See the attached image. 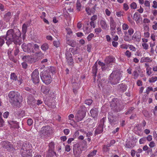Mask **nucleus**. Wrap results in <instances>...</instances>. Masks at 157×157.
<instances>
[{
	"mask_svg": "<svg viewBox=\"0 0 157 157\" xmlns=\"http://www.w3.org/2000/svg\"><path fill=\"white\" fill-rule=\"evenodd\" d=\"M21 33L18 29L14 30L13 29L9 30L7 32L6 36V43L9 46L12 42L15 44L20 45L22 42L21 40L20 36Z\"/></svg>",
	"mask_w": 157,
	"mask_h": 157,
	"instance_id": "1",
	"label": "nucleus"
},
{
	"mask_svg": "<svg viewBox=\"0 0 157 157\" xmlns=\"http://www.w3.org/2000/svg\"><path fill=\"white\" fill-rule=\"evenodd\" d=\"M122 77L121 73L118 71H113L110 75L109 82L112 85H116L119 82Z\"/></svg>",
	"mask_w": 157,
	"mask_h": 157,
	"instance_id": "2",
	"label": "nucleus"
},
{
	"mask_svg": "<svg viewBox=\"0 0 157 157\" xmlns=\"http://www.w3.org/2000/svg\"><path fill=\"white\" fill-rule=\"evenodd\" d=\"M21 47L24 52L28 53H34L40 49L39 46L37 44L33 42L29 43L27 45L23 44Z\"/></svg>",
	"mask_w": 157,
	"mask_h": 157,
	"instance_id": "3",
	"label": "nucleus"
},
{
	"mask_svg": "<svg viewBox=\"0 0 157 157\" xmlns=\"http://www.w3.org/2000/svg\"><path fill=\"white\" fill-rule=\"evenodd\" d=\"M30 147V145L28 143H23L21 149L22 157H32V150Z\"/></svg>",
	"mask_w": 157,
	"mask_h": 157,
	"instance_id": "4",
	"label": "nucleus"
},
{
	"mask_svg": "<svg viewBox=\"0 0 157 157\" xmlns=\"http://www.w3.org/2000/svg\"><path fill=\"white\" fill-rule=\"evenodd\" d=\"M10 102L13 104L19 102L20 93L16 91H11L8 94Z\"/></svg>",
	"mask_w": 157,
	"mask_h": 157,
	"instance_id": "5",
	"label": "nucleus"
},
{
	"mask_svg": "<svg viewBox=\"0 0 157 157\" xmlns=\"http://www.w3.org/2000/svg\"><path fill=\"white\" fill-rule=\"evenodd\" d=\"M121 103V100L117 98L113 99L110 104L111 109L116 112L120 111L122 109V105Z\"/></svg>",
	"mask_w": 157,
	"mask_h": 157,
	"instance_id": "6",
	"label": "nucleus"
},
{
	"mask_svg": "<svg viewBox=\"0 0 157 157\" xmlns=\"http://www.w3.org/2000/svg\"><path fill=\"white\" fill-rule=\"evenodd\" d=\"M40 76L43 82L46 85L49 84L52 80L51 76L46 71L42 72Z\"/></svg>",
	"mask_w": 157,
	"mask_h": 157,
	"instance_id": "7",
	"label": "nucleus"
},
{
	"mask_svg": "<svg viewBox=\"0 0 157 157\" xmlns=\"http://www.w3.org/2000/svg\"><path fill=\"white\" fill-rule=\"evenodd\" d=\"M31 80L34 83L36 84L39 82V76L37 69H36L33 71L31 75Z\"/></svg>",
	"mask_w": 157,
	"mask_h": 157,
	"instance_id": "8",
	"label": "nucleus"
},
{
	"mask_svg": "<svg viewBox=\"0 0 157 157\" xmlns=\"http://www.w3.org/2000/svg\"><path fill=\"white\" fill-rule=\"evenodd\" d=\"M73 152L75 155L76 157L79 156L82 152V150L80 147V144L78 143L73 146Z\"/></svg>",
	"mask_w": 157,
	"mask_h": 157,
	"instance_id": "9",
	"label": "nucleus"
},
{
	"mask_svg": "<svg viewBox=\"0 0 157 157\" xmlns=\"http://www.w3.org/2000/svg\"><path fill=\"white\" fill-rule=\"evenodd\" d=\"M86 112L85 111L79 110L75 116V118L77 122L82 121L85 116Z\"/></svg>",
	"mask_w": 157,
	"mask_h": 157,
	"instance_id": "10",
	"label": "nucleus"
},
{
	"mask_svg": "<svg viewBox=\"0 0 157 157\" xmlns=\"http://www.w3.org/2000/svg\"><path fill=\"white\" fill-rule=\"evenodd\" d=\"M51 130V127L48 126H44L41 128L39 132L40 134L42 136L48 135Z\"/></svg>",
	"mask_w": 157,
	"mask_h": 157,
	"instance_id": "11",
	"label": "nucleus"
},
{
	"mask_svg": "<svg viewBox=\"0 0 157 157\" xmlns=\"http://www.w3.org/2000/svg\"><path fill=\"white\" fill-rule=\"evenodd\" d=\"M66 57L67 61L68 64L70 65H72L73 63V60L72 59V54L70 51L66 50Z\"/></svg>",
	"mask_w": 157,
	"mask_h": 157,
	"instance_id": "12",
	"label": "nucleus"
},
{
	"mask_svg": "<svg viewBox=\"0 0 157 157\" xmlns=\"http://www.w3.org/2000/svg\"><path fill=\"white\" fill-rule=\"evenodd\" d=\"M26 57V56H25V57ZM26 57L28 58V62L30 63H35L36 61H38V57L36 55V53L32 56H29L28 57L27 56Z\"/></svg>",
	"mask_w": 157,
	"mask_h": 157,
	"instance_id": "13",
	"label": "nucleus"
},
{
	"mask_svg": "<svg viewBox=\"0 0 157 157\" xmlns=\"http://www.w3.org/2000/svg\"><path fill=\"white\" fill-rule=\"evenodd\" d=\"M141 37V33L139 31H136L133 35L132 39V40L139 42L140 40Z\"/></svg>",
	"mask_w": 157,
	"mask_h": 157,
	"instance_id": "14",
	"label": "nucleus"
},
{
	"mask_svg": "<svg viewBox=\"0 0 157 157\" xmlns=\"http://www.w3.org/2000/svg\"><path fill=\"white\" fill-rule=\"evenodd\" d=\"M99 24L101 28L103 29L106 30L109 27L108 25L107 24L105 20L104 19L101 20Z\"/></svg>",
	"mask_w": 157,
	"mask_h": 157,
	"instance_id": "15",
	"label": "nucleus"
},
{
	"mask_svg": "<svg viewBox=\"0 0 157 157\" xmlns=\"http://www.w3.org/2000/svg\"><path fill=\"white\" fill-rule=\"evenodd\" d=\"M10 128H19V123L16 121H8Z\"/></svg>",
	"mask_w": 157,
	"mask_h": 157,
	"instance_id": "16",
	"label": "nucleus"
},
{
	"mask_svg": "<svg viewBox=\"0 0 157 157\" xmlns=\"http://www.w3.org/2000/svg\"><path fill=\"white\" fill-rule=\"evenodd\" d=\"M110 29L111 31H115L116 27V23L112 17L110 18Z\"/></svg>",
	"mask_w": 157,
	"mask_h": 157,
	"instance_id": "17",
	"label": "nucleus"
},
{
	"mask_svg": "<svg viewBox=\"0 0 157 157\" xmlns=\"http://www.w3.org/2000/svg\"><path fill=\"white\" fill-rule=\"evenodd\" d=\"M140 16L137 13H135L133 15V19L136 21L137 24L140 23V21H142V18L140 17Z\"/></svg>",
	"mask_w": 157,
	"mask_h": 157,
	"instance_id": "18",
	"label": "nucleus"
},
{
	"mask_svg": "<svg viewBox=\"0 0 157 157\" xmlns=\"http://www.w3.org/2000/svg\"><path fill=\"white\" fill-rule=\"evenodd\" d=\"M108 118L109 122L112 125H113V123L115 121V117L114 115L112 112H109L108 115Z\"/></svg>",
	"mask_w": 157,
	"mask_h": 157,
	"instance_id": "19",
	"label": "nucleus"
},
{
	"mask_svg": "<svg viewBox=\"0 0 157 157\" xmlns=\"http://www.w3.org/2000/svg\"><path fill=\"white\" fill-rule=\"evenodd\" d=\"M98 109L97 108H93L90 111V113L92 117L95 118L97 117L98 115Z\"/></svg>",
	"mask_w": 157,
	"mask_h": 157,
	"instance_id": "20",
	"label": "nucleus"
},
{
	"mask_svg": "<svg viewBox=\"0 0 157 157\" xmlns=\"http://www.w3.org/2000/svg\"><path fill=\"white\" fill-rule=\"evenodd\" d=\"M41 91L44 94H48L50 91L49 88L44 86H42L41 88Z\"/></svg>",
	"mask_w": 157,
	"mask_h": 157,
	"instance_id": "21",
	"label": "nucleus"
},
{
	"mask_svg": "<svg viewBox=\"0 0 157 157\" xmlns=\"http://www.w3.org/2000/svg\"><path fill=\"white\" fill-rule=\"evenodd\" d=\"M2 144L3 147L7 148L8 150H10L12 147V145L8 141H3L2 143Z\"/></svg>",
	"mask_w": 157,
	"mask_h": 157,
	"instance_id": "22",
	"label": "nucleus"
},
{
	"mask_svg": "<svg viewBox=\"0 0 157 157\" xmlns=\"http://www.w3.org/2000/svg\"><path fill=\"white\" fill-rule=\"evenodd\" d=\"M103 131V126L98 125L95 131V135L102 133Z\"/></svg>",
	"mask_w": 157,
	"mask_h": 157,
	"instance_id": "23",
	"label": "nucleus"
},
{
	"mask_svg": "<svg viewBox=\"0 0 157 157\" xmlns=\"http://www.w3.org/2000/svg\"><path fill=\"white\" fill-rule=\"evenodd\" d=\"M98 60L97 61L94 63V66L92 68V73L94 75V76H96V74L97 73V71H98V69L97 68V67L98 66L97 64V62Z\"/></svg>",
	"mask_w": 157,
	"mask_h": 157,
	"instance_id": "24",
	"label": "nucleus"
},
{
	"mask_svg": "<svg viewBox=\"0 0 157 157\" xmlns=\"http://www.w3.org/2000/svg\"><path fill=\"white\" fill-rule=\"evenodd\" d=\"M114 61V57L109 56L106 58L105 59V62L107 64H109L113 62Z\"/></svg>",
	"mask_w": 157,
	"mask_h": 157,
	"instance_id": "25",
	"label": "nucleus"
},
{
	"mask_svg": "<svg viewBox=\"0 0 157 157\" xmlns=\"http://www.w3.org/2000/svg\"><path fill=\"white\" fill-rule=\"evenodd\" d=\"M40 48L44 52H46L49 48L48 44L47 43H44L41 45Z\"/></svg>",
	"mask_w": 157,
	"mask_h": 157,
	"instance_id": "26",
	"label": "nucleus"
},
{
	"mask_svg": "<svg viewBox=\"0 0 157 157\" xmlns=\"http://www.w3.org/2000/svg\"><path fill=\"white\" fill-rule=\"evenodd\" d=\"M119 87L120 91L123 92L126 91L127 89V86L125 84L123 83L120 84L119 85Z\"/></svg>",
	"mask_w": 157,
	"mask_h": 157,
	"instance_id": "27",
	"label": "nucleus"
},
{
	"mask_svg": "<svg viewBox=\"0 0 157 157\" xmlns=\"http://www.w3.org/2000/svg\"><path fill=\"white\" fill-rule=\"evenodd\" d=\"M115 143V141L114 140H112L111 141L110 144L109 145V146H107L104 145V147H103V150L105 151H107L108 150V147H109L110 146H111L112 145H113V144H114Z\"/></svg>",
	"mask_w": 157,
	"mask_h": 157,
	"instance_id": "28",
	"label": "nucleus"
},
{
	"mask_svg": "<svg viewBox=\"0 0 157 157\" xmlns=\"http://www.w3.org/2000/svg\"><path fill=\"white\" fill-rule=\"evenodd\" d=\"M56 154L54 151H52V150L48 149L46 154L47 157H51L53 156L54 155Z\"/></svg>",
	"mask_w": 157,
	"mask_h": 157,
	"instance_id": "29",
	"label": "nucleus"
},
{
	"mask_svg": "<svg viewBox=\"0 0 157 157\" xmlns=\"http://www.w3.org/2000/svg\"><path fill=\"white\" fill-rule=\"evenodd\" d=\"M10 79L13 81H16L17 79V76L14 73H12L10 74Z\"/></svg>",
	"mask_w": 157,
	"mask_h": 157,
	"instance_id": "30",
	"label": "nucleus"
},
{
	"mask_svg": "<svg viewBox=\"0 0 157 157\" xmlns=\"http://www.w3.org/2000/svg\"><path fill=\"white\" fill-rule=\"evenodd\" d=\"M48 149L52 150V151H54L55 144L54 142H51L48 145Z\"/></svg>",
	"mask_w": 157,
	"mask_h": 157,
	"instance_id": "31",
	"label": "nucleus"
},
{
	"mask_svg": "<svg viewBox=\"0 0 157 157\" xmlns=\"http://www.w3.org/2000/svg\"><path fill=\"white\" fill-rule=\"evenodd\" d=\"M157 81V77L154 76L149 78L148 81L150 83H154Z\"/></svg>",
	"mask_w": 157,
	"mask_h": 157,
	"instance_id": "32",
	"label": "nucleus"
},
{
	"mask_svg": "<svg viewBox=\"0 0 157 157\" xmlns=\"http://www.w3.org/2000/svg\"><path fill=\"white\" fill-rule=\"evenodd\" d=\"M97 151L96 150H94L90 152L89 153L88 155V157H92L95 156L96 154Z\"/></svg>",
	"mask_w": 157,
	"mask_h": 157,
	"instance_id": "33",
	"label": "nucleus"
},
{
	"mask_svg": "<svg viewBox=\"0 0 157 157\" xmlns=\"http://www.w3.org/2000/svg\"><path fill=\"white\" fill-rule=\"evenodd\" d=\"M25 89L27 91L29 92L30 93L33 94H35L36 93V92L33 89L29 87H25Z\"/></svg>",
	"mask_w": 157,
	"mask_h": 157,
	"instance_id": "34",
	"label": "nucleus"
},
{
	"mask_svg": "<svg viewBox=\"0 0 157 157\" xmlns=\"http://www.w3.org/2000/svg\"><path fill=\"white\" fill-rule=\"evenodd\" d=\"M2 113L0 112V127H3L5 124V121L2 117Z\"/></svg>",
	"mask_w": 157,
	"mask_h": 157,
	"instance_id": "35",
	"label": "nucleus"
},
{
	"mask_svg": "<svg viewBox=\"0 0 157 157\" xmlns=\"http://www.w3.org/2000/svg\"><path fill=\"white\" fill-rule=\"evenodd\" d=\"M27 27V25L26 24L24 23L23 24L22 26V32L23 34V36L26 33Z\"/></svg>",
	"mask_w": 157,
	"mask_h": 157,
	"instance_id": "36",
	"label": "nucleus"
},
{
	"mask_svg": "<svg viewBox=\"0 0 157 157\" xmlns=\"http://www.w3.org/2000/svg\"><path fill=\"white\" fill-rule=\"evenodd\" d=\"M36 54L37 56L38 57V60L42 58L44 56V54L41 51H40L38 53H36Z\"/></svg>",
	"mask_w": 157,
	"mask_h": 157,
	"instance_id": "37",
	"label": "nucleus"
},
{
	"mask_svg": "<svg viewBox=\"0 0 157 157\" xmlns=\"http://www.w3.org/2000/svg\"><path fill=\"white\" fill-rule=\"evenodd\" d=\"M6 39L4 37L0 36V47H2L5 43V39Z\"/></svg>",
	"mask_w": 157,
	"mask_h": 157,
	"instance_id": "38",
	"label": "nucleus"
},
{
	"mask_svg": "<svg viewBox=\"0 0 157 157\" xmlns=\"http://www.w3.org/2000/svg\"><path fill=\"white\" fill-rule=\"evenodd\" d=\"M143 28L144 32L149 31V28L148 25L147 24H144L143 25Z\"/></svg>",
	"mask_w": 157,
	"mask_h": 157,
	"instance_id": "39",
	"label": "nucleus"
},
{
	"mask_svg": "<svg viewBox=\"0 0 157 157\" xmlns=\"http://www.w3.org/2000/svg\"><path fill=\"white\" fill-rule=\"evenodd\" d=\"M151 69V67H147L146 68V74L148 76L150 75L152 73Z\"/></svg>",
	"mask_w": 157,
	"mask_h": 157,
	"instance_id": "40",
	"label": "nucleus"
},
{
	"mask_svg": "<svg viewBox=\"0 0 157 157\" xmlns=\"http://www.w3.org/2000/svg\"><path fill=\"white\" fill-rule=\"evenodd\" d=\"M135 109V108L134 107H130L128 110L125 113V115H128L129 114H131L132 111L134 110Z\"/></svg>",
	"mask_w": 157,
	"mask_h": 157,
	"instance_id": "41",
	"label": "nucleus"
},
{
	"mask_svg": "<svg viewBox=\"0 0 157 157\" xmlns=\"http://www.w3.org/2000/svg\"><path fill=\"white\" fill-rule=\"evenodd\" d=\"M80 131L84 133L85 134H86V136L87 137H89L91 136H92L93 135L92 132L90 131L88 132L87 133H86V131H83L82 129L80 130Z\"/></svg>",
	"mask_w": 157,
	"mask_h": 157,
	"instance_id": "42",
	"label": "nucleus"
},
{
	"mask_svg": "<svg viewBox=\"0 0 157 157\" xmlns=\"http://www.w3.org/2000/svg\"><path fill=\"white\" fill-rule=\"evenodd\" d=\"M124 55L128 58H130L131 56V52L129 50H127L124 52Z\"/></svg>",
	"mask_w": 157,
	"mask_h": 157,
	"instance_id": "43",
	"label": "nucleus"
},
{
	"mask_svg": "<svg viewBox=\"0 0 157 157\" xmlns=\"http://www.w3.org/2000/svg\"><path fill=\"white\" fill-rule=\"evenodd\" d=\"M66 40H67V43L69 45H71L72 44V40L69 39V37L67 35H66Z\"/></svg>",
	"mask_w": 157,
	"mask_h": 157,
	"instance_id": "44",
	"label": "nucleus"
},
{
	"mask_svg": "<svg viewBox=\"0 0 157 157\" xmlns=\"http://www.w3.org/2000/svg\"><path fill=\"white\" fill-rule=\"evenodd\" d=\"M153 91V88L152 87L149 86L147 87L146 90V93L147 94H148L151 91Z\"/></svg>",
	"mask_w": 157,
	"mask_h": 157,
	"instance_id": "45",
	"label": "nucleus"
},
{
	"mask_svg": "<svg viewBox=\"0 0 157 157\" xmlns=\"http://www.w3.org/2000/svg\"><path fill=\"white\" fill-rule=\"evenodd\" d=\"M53 44L56 48L59 47V42L58 40H54L53 42Z\"/></svg>",
	"mask_w": 157,
	"mask_h": 157,
	"instance_id": "46",
	"label": "nucleus"
},
{
	"mask_svg": "<svg viewBox=\"0 0 157 157\" xmlns=\"http://www.w3.org/2000/svg\"><path fill=\"white\" fill-rule=\"evenodd\" d=\"M76 7L77 10L80 11L81 8V5L79 1L78 0L76 4Z\"/></svg>",
	"mask_w": 157,
	"mask_h": 157,
	"instance_id": "47",
	"label": "nucleus"
},
{
	"mask_svg": "<svg viewBox=\"0 0 157 157\" xmlns=\"http://www.w3.org/2000/svg\"><path fill=\"white\" fill-rule=\"evenodd\" d=\"M130 6L131 8L133 9H136L137 7L136 3L135 2H133L131 3L130 4Z\"/></svg>",
	"mask_w": 157,
	"mask_h": 157,
	"instance_id": "48",
	"label": "nucleus"
},
{
	"mask_svg": "<svg viewBox=\"0 0 157 157\" xmlns=\"http://www.w3.org/2000/svg\"><path fill=\"white\" fill-rule=\"evenodd\" d=\"M142 47L143 49L147 50L148 49L149 46L146 43H143L142 44Z\"/></svg>",
	"mask_w": 157,
	"mask_h": 157,
	"instance_id": "49",
	"label": "nucleus"
},
{
	"mask_svg": "<svg viewBox=\"0 0 157 157\" xmlns=\"http://www.w3.org/2000/svg\"><path fill=\"white\" fill-rule=\"evenodd\" d=\"M129 8V6L126 3H124L123 5V9L125 11L128 10Z\"/></svg>",
	"mask_w": 157,
	"mask_h": 157,
	"instance_id": "50",
	"label": "nucleus"
},
{
	"mask_svg": "<svg viewBox=\"0 0 157 157\" xmlns=\"http://www.w3.org/2000/svg\"><path fill=\"white\" fill-rule=\"evenodd\" d=\"M66 29L67 30V35L68 36V35H71L72 34V32L71 29L69 28H67Z\"/></svg>",
	"mask_w": 157,
	"mask_h": 157,
	"instance_id": "51",
	"label": "nucleus"
},
{
	"mask_svg": "<svg viewBox=\"0 0 157 157\" xmlns=\"http://www.w3.org/2000/svg\"><path fill=\"white\" fill-rule=\"evenodd\" d=\"M71 150V147L70 145L67 144L65 146V151L67 152H69Z\"/></svg>",
	"mask_w": 157,
	"mask_h": 157,
	"instance_id": "52",
	"label": "nucleus"
},
{
	"mask_svg": "<svg viewBox=\"0 0 157 157\" xmlns=\"http://www.w3.org/2000/svg\"><path fill=\"white\" fill-rule=\"evenodd\" d=\"M98 64L101 67V69L103 70V68H105V64L100 61H98Z\"/></svg>",
	"mask_w": 157,
	"mask_h": 157,
	"instance_id": "53",
	"label": "nucleus"
},
{
	"mask_svg": "<svg viewBox=\"0 0 157 157\" xmlns=\"http://www.w3.org/2000/svg\"><path fill=\"white\" fill-rule=\"evenodd\" d=\"M93 102V101L91 99H87L85 100V104L88 105H90Z\"/></svg>",
	"mask_w": 157,
	"mask_h": 157,
	"instance_id": "54",
	"label": "nucleus"
},
{
	"mask_svg": "<svg viewBox=\"0 0 157 157\" xmlns=\"http://www.w3.org/2000/svg\"><path fill=\"white\" fill-rule=\"evenodd\" d=\"M146 140V138L145 137L142 138L139 140V143L140 144H144Z\"/></svg>",
	"mask_w": 157,
	"mask_h": 157,
	"instance_id": "55",
	"label": "nucleus"
},
{
	"mask_svg": "<svg viewBox=\"0 0 157 157\" xmlns=\"http://www.w3.org/2000/svg\"><path fill=\"white\" fill-rule=\"evenodd\" d=\"M122 29L124 30H127L129 28V27L127 24L126 23H124L122 26Z\"/></svg>",
	"mask_w": 157,
	"mask_h": 157,
	"instance_id": "56",
	"label": "nucleus"
},
{
	"mask_svg": "<svg viewBox=\"0 0 157 157\" xmlns=\"http://www.w3.org/2000/svg\"><path fill=\"white\" fill-rule=\"evenodd\" d=\"M94 34L93 33H91L87 37V39L88 41H90L91 40L92 38L94 36Z\"/></svg>",
	"mask_w": 157,
	"mask_h": 157,
	"instance_id": "57",
	"label": "nucleus"
},
{
	"mask_svg": "<svg viewBox=\"0 0 157 157\" xmlns=\"http://www.w3.org/2000/svg\"><path fill=\"white\" fill-rule=\"evenodd\" d=\"M94 31L96 34H98L102 31V29L101 28H96L95 29Z\"/></svg>",
	"mask_w": 157,
	"mask_h": 157,
	"instance_id": "58",
	"label": "nucleus"
},
{
	"mask_svg": "<svg viewBox=\"0 0 157 157\" xmlns=\"http://www.w3.org/2000/svg\"><path fill=\"white\" fill-rule=\"evenodd\" d=\"M129 49L131 51L133 52H135L136 51V48L133 45H129Z\"/></svg>",
	"mask_w": 157,
	"mask_h": 157,
	"instance_id": "59",
	"label": "nucleus"
},
{
	"mask_svg": "<svg viewBox=\"0 0 157 157\" xmlns=\"http://www.w3.org/2000/svg\"><path fill=\"white\" fill-rule=\"evenodd\" d=\"M133 75L134 77V78L136 79L137 78L139 74L138 72L136 71H135L133 72Z\"/></svg>",
	"mask_w": 157,
	"mask_h": 157,
	"instance_id": "60",
	"label": "nucleus"
},
{
	"mask_svg": "<svg viewBox=\"0 0 157 157\" xmlns=\"http://www.w3.org/2000/svg\"><path fill=\"white\" fill-rule=\"evenodd\" d=\"M105 122V118L103 117L102 118L100 121V122L99 124V125H101V126H103L104 124V123Z\"/></svg>",
	"mask_w": 157,
	"mask_h": 157,
	"instance_id": "61",
	"label": "nucleus"
},
{
	"mask_svg": "<svg viewBox=\"0 0 157 157\" xmlns=\"http://www.w3.org/2000/svg\"><path fill=\"white\" fill-rule=\"evenodd\" d=\"M82 143L84 144V146H82V148L83 149H85L86 148L87 145L86 141L85 140H83L82 141Z\"/></svg>",
	"mask_w": 157,
	"mask_h": 157,
	"instance_id": "62",
	"label": "nucleus"
},
{
	"mask_svg": "<svg viewBox=\"0 0 157 157\" xmlns=\"http://www.w3.org/2000/svg\"><path fill=\"white\" fill-rule=\"evenodd\" d=\"M144 36L145 38H148L150 36V33L148 31L144 32Z\"/></svg>",
	"mask_w": 157,
	"mask_h": 157,
	"instance_id": "63",
	"label": "nucleus"
},
{
	"mask_svg": "<svg viewBox=\"0 0 157 157\" xmlns=\"http://www.w3.org/2000/svg\"><path fill=\"white\" fill-rule=\"evenodd\" d=\"M33 121L31 119H29L27 120V123L29 126H31L33 124Z\"/></svg>",
	"mask_w": 157,
	"mask_h": 157,
	"instance_id": "64",
	"label": "nucleus"
}]
</instances>
